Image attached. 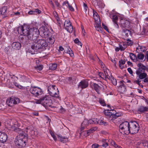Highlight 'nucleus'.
<instances>
[{"label": "nucleus", "instance_id": "1", "mask_svg": "<svg viewBox=\"0 0 148 148\" xmlns=\"http://www.w3.org/2000/svg\"><path fill=\"white\" fill-rule=\"evenodd\" d=\"M18 33L24 36H27L29 39H32L34 34H40L45 38L48 37L51 33L49 29L43 26L40 27L39 30L38 28L33 27L29 29L26 25L20 26L18 28Z\"/></svg>", "mask_w": 148, "mask_h": 148}, {"label": "nucleus", "instance_id": "2", "mask_svg": "<svg viewBox=\"0 0 148 148\" xmlns=\"http://www.w3.org/2000/svg\"><path fill=\"white\" fill-rule=\"evenodd\" d=\"M99 124L104 125H107V122L101 119L94 118L88 120L87 119H85L82 124L81 130H82L85 128L87 127L89 124Z\"/></svg>", "mask_w": 148, "mask_h": 148}, {"label": "nucleus", "instance_id": "3", "mask_svg": "<svg viewBox=\"0 0 148 148\" xmlns=\"http://www.w3.org/2000/svg\"><path fill=\"white\" fill-rule=\"evenodd\" d=\"M36 103L37 104H41L44 106H50L52 103V101L49 95H45L37 100Z\"/></svg>", "mask_w": 148, "mask_h": 148}, {"label": "nucleus", "instance_id": "4", "mask_svg": "<svg viewBox=\"0 0 148 148\" xmlns=\"http://www.w3.org/2000/svg\"><path fill=\"white\" fill-rule=\"evenodd\" d=\"M47 43L44 40H35L34 43L32 47V48L34 49H44L47 46Z\"/></svg>", "mask_w": 148, "mask_h": 148}, {"label": "nucleus", "instance_id": "5", "mask_svg": "<svg viewBox=\"0 0 148 148\" xmlns=\"http://www.w3.org/2000/svg\"><path fill=\"white\" fill-rule=\"evenodd\" d=\"M49 94L52 97L57 98L60 100L59 91L56 87L53 85H50L48 88Z\"/></svg>", "mask_w": 148, "mask_h": 148}, {"label": "nucleus", "instance_id": "6", "mask_svg": "<svg viewBox=\"0 0 148 148\" xmlns=\"http://www.w3.org/2000/svg\"><path fill=\"white\" fill-rule=\"evenodd\" d=\"M130 122L125 121L122 123L119 126L120 131L123 134H128L130 133Z\"/></svg>", "mask_w": 148, "mask_h": 148}, {"label": "nucleus", "instance_id": "7", "mask_svg": "<svg viewBox=\"0 0 148 148\" xmlns=\"http://www.w3.org/2000/svg\"><path fill=\"white\" fill-rule=\"evenodd\" d=\"M25 136L20 134L16 138L15 143L16 146L19 148H21L25 145V141L23 140L25 137Z\"/></svg>", "mask_w": 148, "mask_h": 148}, {"label": "nucleus", "instance_id": "8", "mask_svg": "<svg viewBox=\"0 0 148 148\" xmlns=\"http://www.w3.org/2000/svg\"><path fill=\"white\" fill-rule=\"evenodd\" d=\"M139 130V126L137 122L134 121L130 122V133L132 134L136 133L138 132Z\"/></svg>", "mask_w": 148, "mask_h": 148}, {"label": "nucleus", "instance_id": "9", "mask_svg": "<svg viewBox=\"0 0 148 148\" xmlns=\"http://www.w3.org/2000/svg\"><path fill=\"white\" fill-rule=\"evenodd\" d=\"M20 102L19 98L17 97H12L9 98L6 100L7 104L9 106H12L14 104H17Z\"/></svg>", "mask_w": 148, "mask_h": 148}, {"label": "nucleus", "instance_id": "10", "mask_svg": "<svg viewBox=\"0 0 148 148\" xmlns=\"http://www.w3.org/2000/svg\"><path fill=\"white\" fill-rule=\"evenodd\" d=\"M30 92L35 96H38L41 95L42 92L41 88L36 87H31L30 89Z\"/></svg>", "mask_w": 148, "mask_h": 148}, {"label": "nucleus", "instance_id": "11", "mask_svg": "<svg viewBox=\"0 0 148 148\" xmlns=\"http://www.w3.org/2000/svg\"><path fill=\"white\" fill-rule=\"evenodd\" d=\"M64 27L68 32L70 33H72L74 30L71 23L69 20H66L65 21Z\"/></svg>", "mask_w": 148, "mask_h": 148}, {"label": "nucleus", "instance_id": "12", "mask_svg": "<svg viewBox=\"0 0 148 148\" xmlns=\"http://www.w3.org/2000/svg\"><path fill=\"white\" fill-rule=\"evenodd\" d=\"M138 68L136 71V74L143 73L145 70L147 69V67L144 66L142 63H139L138 64Z\"/></svg>", "mask_w": 148, "mask_h": 148}, {"label": "nucleus", "instance_id": "13", "mask_svg": "<svg viewBox=\"0 0 148 148\" xmlns=\"http://www.w3.org/2000/svg\"><path fill=\"white\" fill-rule=\"evenodd\" d=\"M88 85V82L85 80H83L80 82L79 83L78 86L79 87L82 89L86 88Z\"/></svg>", "mask_w": 148, "mask_h": 148}, {"label": "nucleus", "instance_id": "14", "mask_svg": "<svg viewBox=\"0 0 148 148\" xmlns=\"http://www.w3.org/2000/svg\"><path fill=\"white\" fill-rule=\"evenodd\" d=\"M8 136L5 133L0 132V142L1 143H4L6 142L7 140Z\"/></svg>", "mask_w": 148, "mask_h": 148}, {"label": "nucleus", "instance_id": "15", "mask_svg": "<svg viewBox=\"0 0 148 148\" xmlns=\"http://www.w3.org/2000/svg\"><path fill=\"white\" fill-rule=\"evenodd\" d=\"M25 130L26 132L27 133L28 132L31 136L35 135V132L33 130V128L32 127L28 126L26 128Z\"/></svg>", "mask_w": 148, "mask_h": 148}, {"label": "nucleus", "instance_id": "16", "mask_svg": "<svg viewBox=\"0 0 148 148\" xmlns=\"http://www.w3.org/2000/svg\"><path fill=\"white\" fill-rule=\"evenodd\" d=\"M104 77L105 79H108L110 80L111 78L110 75L111 74L109 70L107 69H104Z\"/></svg>", "mask_w": 148, "mask_h": 148}, {"label": "nucleus", "instance_id": "17", "mask_svg": "<svg viewBox=\"0 0 148 148\" xmlns=\"http://www.w3.org/2000/svg\"><path fill=\"white\" fill-rule=\"evenodd\" d=\"M119 116L118 113H112V115L109 117L108 119L110 122H114L115 119H116Z\"/></svg>", "mask_w": 148, "mask_h": 148}, {"label": "nucleus", "instance_id": "18", "mask_svg": "<svg viewBox=\"0 0 148 148\" xmlns=\"http://www.w3.org/2000/svg\"><path fill=\"white\" fill-rule=\"evenodd\" d=\"M12 46L14 49L19 50L21 47V44L19 42H15L12 43Z\"/></svg>", "mask_w": 148, "mask_h": 148}, {"label": "nucleus", "instance_id": "19", "mask_svg": "<svg viewBox=\"0 0 148 148\" xmlns=\"http://www.w3.org/2000/svg\"><path fill=\"white\" fill-rule=\"evenodd\" d=\"M110 140H112V139H109L108 140L107 139H102L100 141L102 143V145H101V146L104 147L105 148H106L107 147L108 145V142L110 143V144L112 146L111 144L110 143V142H109V141Z\"/></svg>", "mask_w": 148, "mask_h": 148}, {"label": "nucleus", "instance_id": "20", "mask_svg": "<svg viewBox=\"0 0 148 148\" xmlns=\"http://www.w3.org/2000/svg\"><path fill=\"white\" fill-rule=\"evenodd\" d=\"M118 16L116 15H114L112 16V20L114 23V26L116 28H118L119 26L117 23Z\"/></svg>", "mask_w": 148, "mask_h": 148}, {"label": "nucleus", "instance_id": "21", "mask_svg": "<svg viewBox=\"0 0 148 148\" xmlns=\"http://www.w3.org/2000/svg\"><path fill=\"white\" fill-rule=\"evenodd\" d=\"M138 112H145L148 111V108L143 106H140L138 108Z\"/></svg>", "mask_w": 148, "mask_h": 148}, {"label": "nucleus", "instance_id": "22", "mask_svg": "<svg viewBox=\"0 0 148 148\" xmlns=\"http://www.w3.org/2000/svg\"><path fill=\"white\" fill-rule=\"evenodd\" d=\"M53 14L56 20L57 23L59 26H60L61 23V21L60 20V19L58 16L57 13L56 11H54L53 12Z\"/></svg>", "mask_w": 148, "mask_h": 148}, {"label": "nucleus", "instance_id": "23", "mask_svg": "<svg viewBox=\"0 0 148 148\" xmlns=\"http://www.w3.org/2000/svg\"><path fill=\"white\" fill-rule=\"evenodd\" d=\"M129 57L134 62H136L137 61V56L132 53H129Z\"/></svg>", "mask_w": 148, "mask_h": 148}, {"label": "nucleus", "instance_id": "24", "mask_svg": "<svg viewBox=\"0 0 148 148\" xmlns=\"http://www.w3.org/2000/svg\"><path fill=\"white\" fill-rule=\"evenodd\" d=\"M136 74L138 76V78L140 79H145L147 76V74L146 73L144 72Z\"/></svg>", "mask_w": 148, "mask_h": 148}, {"label": "nucleus", "instance_id": "25", "mask_svg": "<svg viewBox=\"0 0 148 148\" xmlns=\"http://www.w3.org/2000/svg\"><path fill=\"white\" fill-rule=\"evenodd\" d=\"M110 110H112L113 111V110L111 108H110ZM104 114L106 116V117L108 119L109 117L112 115V112H110L109 110H106L104 111Z\"/></svg>", "mask_w": 148, "mask_h": 148}, {"label": "nucleus", "instance_id": "26", "mask_svg": "<svg viewBox=\"0 0 148 148\" xmlns=\"http://www.w3.org/2000/svg\"><path fill=\"white\" fill-rule=\"evenodd\" d=\"M7 7L4 6L0 9V14L2 15H5L7 13Z\"/></svg>", "mask_w": 148, "mask_h": 148}, {"label": "nucleus", "instance_id": "27", "mask_svg": "<svg viewBox=\"0 0 148 148\" xmlns=\"http://www.w3.org/2000/svg\"><path fill=\"white\" fill-rule=\"evenodd\" d=\"M119 90L121 92H123L125 91L126 87L123 84H122L119 87Z\"/></svg>", "mask_w": 148, "mask_h": 148}, {"label": "nucleus", "instance_id": "28", "mask_svg": "<svg viewBox=\"0 0 148 148\" xmlns=\"http://www.w3.org/2000/svg\"><path fill=\"white\" fill-rule=\"evenodd\" d=\"M109 141L110 142L111 145L115 148H123L119 146L115 142L112 140H110Z\"/></svg>", "mask_w": 148, "mask_h": 148}, {"label": "nucleus", "instance_id": "29", "mask_svg": "<svg viewBox=\"0 0 148 148\" xmlns=\"http://www.w3.org/2000/svg\"><path fill=\"white\" fill-rule=\"evenodd\" d=\"M10 130H13L15 132H18L20 131L21 129L18 128L17 127L15 126V124H14V125H11L10 127Z\"/></svg>", "mask_w": 148, "mask_h": 148}, {"label": "nucleus", "instance_id": "30", "mask_svg": "<svg viewBox=\"0 0 148 148\" xmlns=\"http://www.w3.org/2000/svg\"><path fill=\"white\" fill-rule=\"evenodd\" d=\"M47 40L48 43H49L51 45H52L54 43L55 40L54 38L53 37L51 36V37H49L47 39Z\"/></svg>", "mask_w": 148, "mask_h": 148}, {"label": "nucleus", "instance_id": "31", "mask_svg": "<svg viewBox=\"0 0 148 148\" xmlns=\"http://www.w3.org/2000/svg\"><path fill=\"white\" fill-rule=\"evenodd\" d=\"M64 3H65V4H67V7L68 8V9L69 10L71 11V12H73L74 11V9L73 8V7L70 5L68 1H66L65 2H64ZM64 3H63V4Z\"/></svg>", "mask_w": 148, "mask_h": 148}, {"label": "nucleus", "instance_id": "32", "mask_svg": "<svg viewBox=\"0 0 148 148\" xmlns=\"http://www.w3.org/2000/svg\"><path fill=\"white\" fill-rule=\"evenodd\" d=\"M57 67V64H51L49 65V69L51 70H55Z\"/></svg>", "mask_w": 148, "mask_h": 148}, {"label": "nucleus", "instance_id": "33", "mask_svg": "<svg viewBox=\"0 0 148 148\" xmlns=\"http://www.w3.org/2000/svg\"><path fill=\"white\" fill-rule=\"evenodd\" d=\"M123 31L126 37H128L130 35L131 36L132 33L130 31V30L127 29H125Z\"/></svg>", "mask_w": 148, "mask_h": 148}, {"label": "nucleus", "instance_id": "34", "mask_svg": "<svg viewBox=\"0 0 148 148\" xmlns=\"http://www.w3.org/2000/svg\"><path fill=\"white\" fill-rule=\"evenodd\" d=\"M125 61L122 59L120 60L119 61V66L120 68L122 69L124 68L123 65L125 63Z\"/></svg>", "mask_w": 148, "mask_h": 148}, {"label": "nucleus", "instance_id": "35", "mask_svg": "<svg viewBox=\"0 0 148 148\" xmlns=\"http://www.w3.org/2000/svg\"><path fill=\"white\" fill-rule=\"evenodd\" d=\"M127 21H125L123 19H121L120 21V23L123 27H125L127 26V23H128Z\"/></svg>", "mask_w": 148, "mask_h": 148}, {"label": "nucleus", "instance_id": "36", "mask_svg": "<svg viewBox=\"0 0 148 148\" xmlns=\"http://www.w3.org/2000/svg\"><path fill=\"white\" fill-rule=\"evenodd\" d=\"M68 47V50L67 51L66 53L69 54L71 57H74V55L73 51L71 50V49L69 47Z\"/></svg>", "mask_w": 148, "mask_h": 148}, {"label": "nucleus", "instance_id": "37", "mask_svg": "<svg viewBox=\"0 0 148 148\" xmlns=\"http://www.w3.org/2000/svg\"><path fill=\"white\" fill-rule=\"evenodd\" d=\"M137 59L143 60L144 58V55L142 53H140L137 55Z\"/></svg>", "mask_w": 148, "mask_h": 148}, {"label": "nucleus", "instance_id": "38", "mask_svg": "<svg viewBox=\"0 0 148 148\" xmlns=\"http://www.w3.org/2000/svg\"><path fill=\"white\" fill-rule=\"evenodd\" d=\"M119 47L121 51H124L126 48V45H125L124 43H121L120 44Z\"/></svg>", "mask_w": 148, "mask_h": 148}, {"label": "nucleus", "instance_id": "39", "mask_svg": "<svg viewBox=\"0 0 148 148\" xmlns=\"http://www.w3.org/2000/svg\"><path fill=\"white\" fill-rule=\"evenodd\" d=\"M93 18L95 21L99 19L98 15L96 12L93 11Z\"/></svg>", "mask_w": 148, "mask_h": 148}, {"label": "nucleus", "instance_id": "40", "mask_svg": "<svg viewBox=\"0 0 148 148\" xmlns=\"http://www.w3.org/2000/svg\"><path fill=\"white\" fill-rule=\"evenodd\" d=\"M112 84L114 86H116L117 84V81L116 79L114 77L111 76L110 79Z\"/></svg>", "mask_w": 148, "mask_h": 148}, {"label": "nucleus", "instance_id": "41", "mask_svg": "<svg viewBox=\"0 0 148 148\" xmlns=\"http://www.w3.org/2000/svg\"><path fill=\"white\" fill-rule=\"evenodd\" d=\"M60 140L61 142L63 143H65L68 141V138L66 137L60 136Z\"/></svg>", "mask_w": 148, "mask_h": 148}, {"label": "nucleus", "instance_id": "42", "mask_svg": "<svg viewBox=\"0 0 148 148\" xmlns=\"http://www.w3.org/2000/svg\"><path fill=\"white\" fill-rule=\"evenodd\" d=\"M93 86H94V88L95 89V90H96V91L98 93H99V85L97 84L96 83H94L93 84Z\"/></svg>", "mask_w": 148, "mask_h": 148}, {"label": "nucleus", "instance_id": "43", "mask_svg": "<svg viewBox=\"0 0 148 148\" xmlns=\"http://www.w3.org/2000/svg\"><path fill=\"white\" fill-rule=\"evenodd\" d=\"M133 44V42L130 39H127L125 44L128 46H131Z\"/></svg>", "mask_w": 148, "mask_h": 148}, {"label": "nucleus", "instance_id": "44", "mask_svg": "<svg viewBox=\"0 0 148 148\" xmlns=\"http://www.w3.org/2000/svg\"><path fill=\"white\" fill-rule=\"evenodd\" d=\"M99 102L103 106H106L104 100L101 98L99 99Z\"/></svg>", "mask_w": 148, "mask_h": 148}, {"label": "nucleus", "instance_id": "45", "mask_svg": "<svg viewBox=\"0 0 148 148\" xmlns=\"http://www.w3.org/2000/svg\"><path fill=\"white\" fill-rule=\"evenodd\" d=\"M35 69L38 71H40L42 70L43 66L42 65H39V66H35Z\"/></svg>", "mask_w": 148, "mask_h": 148}, {"label": "nucleus", "instance_id": "46", "mask_svg": "<svg viewBox=\"0 0 148 148\" xmlns=\"http://www.w3.org/2000/svg\"><path fill=\"white\" fill-rule=\"evenodd\" d=\"M74 42L78 45H80V46H82V44L81 42L79 41V39L77 38H76L74 40Z\"/></svg>", "mask_w": 148, "mask_h": 148}, {"label": "nucleus", "instance_id": "47", "mask_svg": "<svg viewBox=\"0 0 148 148\" xmlns=\"http://www.w3.org/2000/svg\"><path fill=\"white\" fill-rule=\"evenodd\" d=\"M143 145L145 148H148V142L144 141L143 143Z\"/></svg>", "mask_w": 148, "mask_h": 148}, {"label": "nucleus", "instance_id": "48", "mask_svg": "<svg viewBox=\"0 0 148 148\" xmlns=\"http://www.w3.org/2000/svg\"><path fill=\"white\" fill-rule=\"evenodd\" d=\"M91 147L92 148H98L100 147L101 146L97 143H94L92 145Z\"/></svg>", "mask_w": 148, "mask_h": 148}, {"label": "nucleus", "instance_id": "49", "mask_svg": "<svg viewBox=\"0 0 148 148\" xmlns=\"http://www.w3.org/2000/svg\"><path fill=\"white\" fill-rule=\"evenodd\" d=\"M27 78L24 76H21L20 77V80L22 82H25L26 81Z\"/></svg>", "mask_w": 148, "mask_h": 148}, {"label": "nucleus", "instance_id": "50", "mask_svg": "<svg viewBox=\"0 0 148 148\" xmlns=\"http://www.w3.org/2000/svg\"><path fill=\"white\" fill-rule=\"evenodd\" d=\"M92 133V132L91 129H90L87 131H84V133L85 134L86 133V135H89L90 133Z\"/></svg>", "mask_w": 148, "mask_h": 148}, {"label": "nucleus", "instance_id": "51", "mask_svg": "<svg viewBox=\"0 0 148 148\" xmlns=\"http://www.w3.org/2000/svg\"><path fill=\"white\" fill-rule=\"evenodd\" d=\"M50 134L51 136H52V137L53 138L54 140L55 141H56V140H57V138H56V136L54 134V133H53L52 132H50Z\"/></svg>", "mask_w": 148, "mask_h": 148}, {"label": "nucleus", "instance_id": "52", "mask_svg": "<svg viewBox=\"0 0 148 148\" xmlns=\"http://www.w3.org/2000/svg\"><path fill=\"white\" fill-rule=\"evenodd\" d=\"M35 14H40L41 13V11L38 9H36L34 10Z\"/></svg>", "mask_w": 148, "mask_h": 148}, {"label": "nucleus", "instance_id": "53", "mask_svg": "<svg viewBox=\"0 0 148 148\" xmlns=\"http://www.w3.org/2000/svg\"><path fill=\"white\" fill-rule=\"evenodd\" d=\"M14 84H15V86H16L17 87L19 88V89H21L23 88V86H21L19 85L18 83L15 82L14 83Z\"/></svg>", "mask_w": 148, "mask_h": 148}, {"label": "nucleus", "instance_id": "54", "mask_svg": "<svg viewBox=\"0 0 148 148\" xmlns=\"http://www.w3.org/2000/svg\"><path fill=\"white\" fill-rule=\"evenodd\" d=\"M96 1H97V5H98L99 6H101V5L102 3V1H101L100 0H98Z\"/></svg>", "mask_w": 148, "mask_h": 148}, {"label": "nucleus", "instance_id": "55", "mask_svg": "<svg viewBox=\"0 0 148 148\" xmlns=\"http://www.w3.org/2000/svg\"><path fill=\"white\" fill-rule=\"evenodd\" d=\"M95 27H101L100 23L99 22H98L97 23H96L95 24Z\"/></svg>", "mask_w": 148, "mask_h": 148}, {"label": "nucleus", "instance_id": "56", "mask_svg": "<svg viewBox=\"0 0 148 148\" xmlns=\"http://www.w3.org/2000/svg\"><path fill=\"white\" fill-rule=\"evenodd\" d=\"M90 129L92 132H93L97 130V127H93L91 128Z\"/></svg>", "mask_w": 148, "mask_h": 148}, {"label": "nucleus", "instance_id": "57", "mask_svg": "<svg viewBox=\"0 0 148 148\" xmlns=\"http://www.w3.org/2000/svg\"><path fill=\"white\" fill-rule=\"evenodd\" d=\"M102 26L103 28L106 31H108V29L107 27L103 23H102Z\"/></svg>", "mask_w": 148, "mask_h": 148}, {"label": "nucleus", "instance_id": "58", "mask_svg": "<svg viewBox=\"0 0 148 148\" xmlns=\"http://www.w3.org/2000/svg\"><path fill=\"white\" fill-rule=\"evenodd\" d=\"M13 15L18 16L20 15V12H14L13 13Z\"/></svg>", "mask_w": 148, "mask_h": 148}, {"label": "nucleus", "instance_id": "59", "mask_svg": "<svg viewBox=\"0 0 148 148\" xmlns=\"http://www.w3.org/2000/svg\"><path fill=\"white\" fill-rule=\"evenodd\" d=\"M96 29L98 32H101L102 31V28L101 27H96Z\"/></svg>", "mask_w": 148, "mask_h": 148}, {"label": "nucleus", "instance_id": "60", "mask_svg": "<svg viewBox=\"0 0 148 148\" xmlns=\"http://www.w3.org/2000/svg\"><path fill=\"white\" fill-rule=\"evenodd\" d=\"M99 76L102 78H104V74L102 73H99Z\"/></svg>", "mask_w": 148, "mask_h": 148}, {"label": "nucleus", "instance_id": "61", "mask_svg": "<svg viewBox=\"0 0 148 148\" xmlns=\"http://www.w3.org/2000/svg\"><path fill=\"white\" fill-rule=\"evenodd\" d=\"M127 70L130 74H132V71L131 68H129L127 69Z\"/></svg>", "mask_w": 148, "mask_h": 148}, {"label": "nucleus", "instance_id": "62", "mask_svg": "<svg viewBox=\"0 0 148 148\" xmlns=\"http://www.w3.org/2000/svg\"><path fill=\"white\" fill-rule=\"evenodd\" d=\"M28 13L29 14H34L35 13L34 11V10H31L29 11Z\"/></svg>", "mask_w": 148, "mask_h": 148}, {"label": "nucleus", "instance_id": "63", "mask_svg": "<svg viewBox=\"0 0 148 148\" xmlns=\"http://www.w3.org/2000/svg\"><path fill=\"white\" fill-rule=\"evenodd\" d=\"M144 82L145 83H148V77L145 78L144 80Z\"/></svg>", "mask_w": 148, "mask_h": 148}, {"label": "nucleus", "instance_id": "64", "mask_svg": "<svg viewBox=\"0 0 148 148\" xmlns=\"http://www.w3.org/2000/svg\"><path fill=\"white\" fill-rule=\"evenodd\" d=\"M145 56L146 57L147 60L148 62V51H146L145 54Z\"/></svg>", "mask_w": 148, "mask_h": 148}]
</instances>
